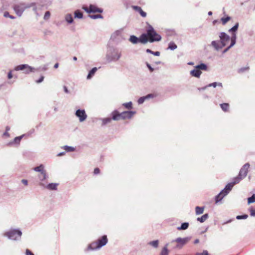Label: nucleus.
I'll return each instance as SVG.
<instances>
[{
  "mask_svg": "<svg viewBox=\"0 0 255 255\" xmlns=\"http://www.w3.org/2000/svg\"><path fill=\"white\" fill-rule=\"evenodd\" d=\"M250 166V165L249 163H247L243 166L240 170L238 176L234 178L233 181L227 184L224 189L216 196V203H218L221 201L224 197L229 193L235 185L239 183L242 179H244L247 176Z\"/></svg>",
  "mask_w": 255,
  "mask_h": 255,
  "instance_id": "f257e3e1",
  "label": "nucleus"
},
{
  "mask_svg": "<svg viewBox=\"0 0 255 255\" xmlns=\"http://www.w3.org/2000/svg\"><path fill=\"white\" fill-rule=\"evenodd\" d=\"M108 240L106 235H104L99 238L97 241L91 243L87 248L88 251H95L100 249L105 246L108 243Z\"/></svg>",
  "mask_w": 255,
  "mask_h": 255,
  "instance_id": "f03ea898",
  "label": "nucleus"
},
{
  "mask_svg": "<svg viewBox=\"0 0 255 255\" xmlns=\"http://www.w3.org/2000/svg\"><path fill=\"white\" fill-rule=\"evenodd\" d=\"M22 233L19 229L10 228L5 232L3 236L9 240L14 241H19L21 240Z\"/></svg>",
  "mask_w": 255,
  "mask_h": 255,
  "instance_id": "7ed1b4c3",
  "label": "nucleus"
},
{
  "mask_svg": "<svg viewBox=\"0 0 255 255\" xmlns=\"http://www.w3.org/2000/svg\"><path fill=\"white\" fill-rule=\"evenodd\" d=\"M146 32L149 38V42L153 43L161 40V36L156 32L153 27L149 24H148Z\"/></svg>",
  "mask_w": 255,
  "mask_h": 255,
  "instance_id": "20e7f679",
  "label": "nucleus"
},
{
  "mask_svg": "<svg viewBox=\"0 0 255 255\" xmlns=\"http://www.w3.org/2000/svg\"><path fill=\"white\" fill-rule=\"evenodd\" d=\"M35 5L34 3H31L30 4H26L24 2H21L14 4L13 6V9L16 14L18 16H21L24 12V11L28 8H29L32 6Z\"/></svg>",
  "mask_w": 255,
  "mask_h": 255,
  "instance_id": "39448f33",
  "label": "nucleus"
},
{
  "mask_svg": "<svg viewBox=\"0 0 255 255\" xmlns=\"http://www.w3.org/2000/svg\"><path fill=\"white\" fill-rule=\"evenodd\" d=\"M189 241L188 238H178L175 240H173L170 242L171 245H173V249H181Z\"/></svg>",
  "mask_w": 255,
  "mask_h": 255,
  "instance_id": "423d86ee",
  "label": "nucleus"
},
{
  "mask_svg": "<svg viewBox=\"0 0 255 255\" xmlns=\"http://www.w3.org/2000/svg\"><path fill=\"white\" fill-rule=\"evenodd\" d=\"M121 52L118 49H113L107 54V58L109 62L117 61L121 58Z\"/></svg>",
  "mask_w": 255,
  "mask_h": 255,
  "instance_id": "0eeeda50",
  "label": "nucleus"
},
{
  "mask_svg": "<svg viewBox=\"0 0 255 255\" xmlns=\"http://www.w3.org/2000/svg\"><path fill=\"white\" fill-rule=\"evenodd\" d=\"M82 9L88 13L96 12L102 13L103 11V9L102 8H99L96 5L92 4H90L89 7L86 6H83L82 7Z\"/></svg>",
  "mask_w": 255,
  "mask_h": 255,
  "instance_id": "6e6552de",
  "label": "nucleus"
},
{
  "mask_svg": "<svg viewBox=\"0 0 255 255\" xmlns=\"http://www.w3.org/2000/svg\"><path fill=\"white\" fill-rule=\"evenodd\" d=\"M75 116L78 118L80 122L82 123L85 121L87 118V115L85 110L78 109L75 112Z\"/></svg>",
  "mask_w": 255,
  "mask_h": 255,
  "instance_id": "1a4fd4ad",
  "label": "nucleus"
},
{
  "mask_svg": "<svg viewBox=\"0 0 255 255\" xmlns=\"http://www.w3.org/2000/svg\"><path fill=\"white\" fill-rule=\"evenodd\" d=\"M220 41L222 46L225 47L228 42H229L230 37L225 32H222L219 34Z\"/></svg>",
  "mask_w": 255,
  "mask_h": 255,
  "instance_id": "9d476101",
  "label": "nucleus"
},
{
  "mask_svg": "<svg viewBox=\"0 0 255 255\" xmlns=\"http://www.w3.org/2000/svg\"><path fill=\"white\" fill-rule=\"evenodd\" d=\"M58 183H51L46 184V183L42 182L40 186L43 187L49 190H56L57 189Z\"/></svg>",
  "mask_w": 255,
  "mask_h": 255,
  "instance_id": "9b49d317",
  "label": "nucleus"
},
{
  "mask_svg": "<svg viewBox=\"0 0 255 255\" xmlns=\"http://www.w3.org/2000/svg\"><path fill=\"white\" fill-rule=\"evenodd\" d=\"M136 113L134 111H125L121 113V119H130Z\"/></svg>",
  "mask_w": 255,
  "mask_h": 255,
  "instance_id": "f8f14e48",
  "label": "nucleus"
},
{
  "mask_svg": "<svg viewBox=\"0 0 255 255\" xmlns=\"http://www.w3.org/2000/svg\"><path fill=\"white\" fill-rule=\"evenodd\" d=\"M138 39L139 42L143 44L147 43L148 41L149 42V38L148 37L147 32L146 33H142Z\"/></svg>",
  "mask_w": 255,
  "mask_h": 255,
  "instance_id": "ddd939ff",
  "label": "nucleus"
},
{
  "mask_svg": "<svg viewBox=\"0 0 255 255\" xmlns=\"http://www.w3.org/2000/svg\"><path fill=\"white\" fill-rule=\"evenodd\" d=\"M49 176L47 173V172L42 173L38 175V178L39 180V185L40 186V184L42 182L46 183L45 181L48 178Z\"/></svg>",
  "mask_w": 255,
  "mask_h": 255,
  "instance_id": "4468645a",
  "label": "nucleus"
},
{
  "mask_svg": "<svg viewBox=\"0 0 255 255\" xmlns=\"http://www.w3.org/2000/svg\"><path fill=\"white\" fill-rule=\"evenodd\" d=\"M211 46H213L216 51H219L221 49L223 46H222L220 40H214L212 41L211 44Z\"/></svg>",
  "mask_w": 255,
  "mask_h": 255,
  "instance_id": "2eb2a0df",
  "label": "nucleus"
},
{
  "mask_svg": "<svg viewBox=\"0 0 255 255\" xmlns=\"http://www.w3.org/2000/svg\"><path fill=\"white\" fill-rule=\"evenodd\" d=\"M133 9H134L135 11L138 12L139 13L140 15L143 17H145L146 16V13L142 10L141 7L137 6V5H132L131 6Z\"/></svg>",
  "mask_w": 255,
  "mask_h": 255,
  "instance_id": "dca6fc26",
  "label": "nucleus"
},
{
  "mask_svg": "<svg viewBox=\"0 0 255 255\" xmlns=\"http://www.w3.org/2000/svg\"><path fill=\"white\" fill-rule=\"evenodd\" d=\"M112 120H113L114 121H119L121 119V113H119L117 110H115L113 111L112 113Z\"/></svg>",
  "mask_w": 255,
  "mask_h": 255,
  "instance_id": "f3484780",
  "label": "nucleus"
},
{
  "mask_svg": "<svg viewBox=\"0 0 255 255\" xmlns=\"http://www.w3.org/2000/svg\"><path fill=\"white\" fill-rule=\"evenodd\" d=\"M171 244H170V243L166 244L164 247L162 249L161 252L160 253V255H168L169 250L168 249V247Z\"/></svg>",
  "mask_w": 255,
  "mask_h": 255,
  "instance_id": "a211bd4d",
  "label": "nucleus"
},
{
  "mask_svg": "<svg viewBox=\"0 0 255 255\" xmlns=\"http://www.w3.org/2000/svg\"><path fill=\"white\" fill-rule=\"evenodd\" d=\"M190 73L191 76L196 78H199L202 74V72L200 70H199V69H196L195 67V69L191 70Z\"/></svg>",
  "mask_w": 255,
  "mask_h": 255,
  "instance_id": "6ab92c4d",
  "label": "nucleus"
},
{
  "mask_svg": "<svg viewBox=\"0 0 255 255\" xmlns=\"http://www.w3.org/2000/svg\"><path fill=\"white\" fill-rule=\"evenodd\" d=\"M33 169L36 172H39L40 174L46 172V170L44 169V165L42 164L38 166L35 167Z\"/></svg>",
  "mask_w": 255,
  "mask_h": 255,
  "instance_id": "aec40b11",
  "label": "nucleus"
},
{
  "mask_svg": "<svg viewBox=\"0 0 255 255\" xmlns=\"http://www.w3.org/2000/svg\"><path fill=\"white\" fill-rule=\"evenodd\" d=\"M65 20L68 23L71 24L73 22V18L71 13H67L65 15Z\"/></svg>",
  "mask_w": 255,
  "mask_h": 255,
  "instance_id": "412c9836",
  "label": "nucleus"
},
{
  "mask_svg": "<svg viewBox=\"0 0 255 255\" xmlns=\"http://www.w3.org/2000/svg\"><path fill=\"white\" fill-rule=\"evenodd\" d=\"M98 68L97 67L93 68L89 72L87 76V79H90L95 75V73L97 71Z\"/></svg>",
  "mask_w": 255,
  "mask_h": 255,
  "instance_id": "4be33fe9",
  "label": "nucleus"
},
{
  "mask_svg": "<svg viewBox=\"0 0 255 255\" xmlns=\"http://www.w3.org/2000/svg\"><path fill=\"white\" fill-rule=\"evenodd\" d=\"M23 136H24V135H20V136H19L15 137L14 138L13 141L9 142L8 143V145H11L12 144H13V143L19 144L20 141V140H21V139L23 137Z\"/></svg>",
  "mask_w": 255,
  "mask_h": 255,
  "instance_id": "5701e85b",
  "label": "nucleus"
},
{
  "mask_svg": "<svg viewBox=\"0 0 255 255\" xmlns=\"http://www.w3.org/2000/svg\"><path fill=\"white\" fill-rule=\"evenodd\" d=\"M25 68H29V65L27 64H21V65L16 66L14 68V70H15V71L24 70Z\"/></svg>",
  "mask_w": 255,
  "mask_h": 255,
  "instance_id": "b1692460",
  "label": "nucleus"
},
{
  "mask_svg": "<svg viewBox=\"0 0 255 255\" xmlns=\"http://www.w3.org/2000/svg\"><path fill=\"white\" fill-rule=\"evenodd\" d=\"M129 41L132 44H135L139 42V39L135 35H131L129 38Z\"/></svg>",
  "mask_w": 255,
  "mask_h": 255,
  "instance_id": "393cba45",
  "label": "nucleus"
},
{
  "mask_svg": "<svg viewBox=\"0 0 255 255\" xmlns=\"http://www.w3.org/2000/svg\"><path fill=\"white\" fill-rule=\"evenodd\" d=\"M195 68L196 69H199V70H204V71H207L208 69V67L206 64L204 63H201L199 65H198L195 66Z\"/></svg>",
  "mask_w": 255,
  "mask_h": 255,
  "instance_id": "a878e982",
  "label": "nucleus"
},
{
  "mask_svg": "<svg viewBox=\"0 0 255 255\" xmlns=\"http://www.w3.org/2000/svg\"><path fill=\"white\" fill-rule=\"evenodd\" d=\"M101 120L102 122V126H105L112 122V119L110 118H102L101 119Z\"/></svg>",
  "mask_w": 255,
  "mask_h": 255,
  "instance_id": "bb28decb",
  "label": "nucleus"
},
{
  "mask_svg": "<svg viewBox=\"0 0 255 255\" xmlns=\"http://www.w3.org/2000/svg\"><path fill=\"white\" fill-rule=\"evenodd\" d=\"M189 227V223L187 222H184L182 223L181 226L177 227L178 230H186Z\"/></svg>",
  "mask_w": 255,
  "mask_h": 255,
  "instance_id": "cd10ccee",
  "label": "nucleus"
},
{
  "mask_svg": "<svg viewBox=\"0 0 255 255\" xmlns=\"http://www.w3.org/2000/svg\"><path fill=\"white\" fill-rule=\"evenodd\" d=\"M83 13L79 10H76L74 11V17L81 19L83 18Z\"/></svg>",
  "mask_w": 255,
  "mask_h": 255,
  "instance_id": "c85d7f7f",
  "label": "nucleus"
},
{
  "mask_svg": "<svg viewBox=\"0 0 255 255\" xmlns=\"http://www.w3.org/2000/svg\"><path fill=\"white\" fill-rule=\"evenodd\" d=\"M204 210V207H199L197 206L195 208V212L196 215H200L202 214Z\"/></svg>",
  "mask_w": 255,
  "mask_h": 255,
  "instance_id": "c756f323",
  "label": "nucleus"
},
{
  "mask_svg": "<svg viewBox=\"0 0 255 255\" xmlns=\"http://www.w3.org/2000/svg\"><path fill=\"white\" fill-rule=\"evenodd\" d=\"M208 217H209L208 214H205L203 215L202 216H201V217H198L197 219V220L198 221H199L201 223H203L208 219Z\"/></svg>",
  "mask_w": 255,
  "mask_h": 255,
  "instance_id": "7c9ffc66",
  "label": "nucleus"
},
{
  "mask_svg": "<svg viewBox=\"0 0 255 255\" xmlns=\"http://www.w3.org/2000/svg\"><path fill=\"white\" fill-rule=\"evenodd\" d=\"M220 107L223 111L227 112L229 108V104L228 103L221 104Z\"/></svg>",
  "mask_w": 255,
  "mask_h": 255,
  "instance_id": "2f4dec72",
  "label": "nucleus"
},
{
  "mask_svg": "<svg viewBox=\"0 0 255 255\" xmlns=\"http://www.w3.org/2000/svg\"><path fill=\"white\" fill-rule=\"evenodd\" d=\"M148 244L154 248H157L159 245V241L157 240H154L149 242Z\"/></svg>",
  "mask_w": 255,
  "mask_h": 255,
  "instance_id": "473e14b6",
  "label": "nucleus"
},
{
  "mask_svg": "<svg viewBox=\"0 0 255 255\" xmlns=\"http://www.w3.org/2000/svg\"><path fill=\"white\" fill-rule=\"evenodd\" d=\"M29 68H25V70H24V73H25L26 74H28L31 72H34V70H35L34 68H33L29 65Z\"/></svg>",
  "mask_w": 255,
  "mask_h": 255,
  "instance_id": "72a5a7b5",
  "label": "nucleus"
},
{
  "mask_svg": "<svg viewBox=\"0 0 255 255\" xmlns=\"http://www.w3.org/2000/svg\"><path fill=\"white\" fill-rule=\"evenodd\" d=\"M62 148L65 149L67 152H72L75 150V148L72 146H70L68 145H64L62 147Z\"/></svg>",
  "mask_w": 255,
  "mask_h": 255,
  "instance_id": "f704fd0d",
  "label": "nucleus"
},
{
  "mask_svg": "<svg viewBox=\"0 0 255 255\" xmlns=\"http://www.w3.org/2000/svg\"><path fill=\"white\" fill-rule=\"evenodd\" d=\"M177 45L173 42H170L168 44V49L174 50L177 48Z\"/></svg>",
  "mask_w": 255,
  "mask_h": 255,
  "instance_id": "c9c22d12",
  "label": "nucleus"
},
{
  "mask_svg": "<svg viewBox=\"0 0 255 255\" xmlns=\"http://www.w3.org/2000/svg\"><path fill=\"white\" fill-rule=\"evenodd\" d=\"M254 202H255V194H253L251 197L248 199V203L249 204Z\"/></svg>",
  "mask_w": 255,
  "mask_h": 255,
  "instance_id": "e433bc0d",
  "label": "nucleus"
},
{
  "mask_svg": "<svg viewBox=\"0 0 255 255\" xmlns=\"http://www.w3.org/2000/svg\"><path fill=\"white\" fill-rule=\"evenodd\" d=\"M132 102H129L128 103H124L123 106L128 109H132Z\"/></svg>",
  "mask_w": 255,
  "mask_h": 255,
  "instance_id": "4c0bfd02",
  "label": "nucleus"
},
{
  "mask_svg": "<svg viewBox=\"0 0 255 255\" xmlns=\"http://www.w3.org/2000/svg\"><path fill=\"white\" fill-rule=\"evenodd\" d=\"M238 27H239V23L237 22L235 24V25L233 27H232L231 29H229V32H235L238 30Z\"/></svg>",
  "mask_w": 255,
  "mask_h": 255,
  "instance_id": "58836bf2",
  "label": "nucleus"
},
{
  "mask_svg": "<svg viewBox=\"0 0 255 255\" xmlns=\"http://www.w3.org/2000/svg\"><path fill=\"white\" fill-rule=\"evenodd\" d=\"M89 16L91 18L93 19L103 18V16L101 14L89 15Z\"/></svg>",
  "mask_w": 255,
  "mask_h": 255,
  "instance_id": "ea45409f",
  "label": "nucleus"
},
{
  "mask_svg": "<svg viewBox=\"0 0 255 255\" xmlns=\"http://www.w3.org/2000/svg\"><path fill=\"white\" fill-rule=\"evenodd\" d=\"M231 19L230 16H227L226 17H222L221 18V21L222 22V24L223 25H225L228 21H229Z\"/></svg>",
  "mask_w": 255,
  "mask_h": 255,
  "instance_id": "a19ab883",
  "label": "nucleus"
},
{
  "mask_svg": "<svg viewBox=\"0 0 255 255\" xmlns=\"http://www.w3.org/2000/svg\"><path fill=\"white\" fill-rule=\"evenodd\" d=\"M248 217V215L244 214L243 215H238L236 217V219L238 220L246 219Z\"/></svg>",
  "mask_w": 255,
  "mask_h": 255,
  "instance_id": "79ce46f5",
  "label": "nucleus"
},
{
  "mask_svg": "<svg viewBox=\"0 0 255 255\" xmlns=\"http://www.w3.org/2000/svg\"><path fill=\"white\" fill-rule=\"evenodd\" d=\"M145 100H146L144 96L141 97L138 99L137 103L138 104L140 105L143 104Z\"/></svg>",
  "mask_w": 255,
  "mask_h": 255,
  "instance_id": "37998d69",
  "label": "nucleus"
},
{
  "mask_svg": "<svg viewBox=\"0 0 255 255\" xmlns=\"http://www.w3.org/2000/svg\"><path fill=\"white\" fill-rule=\"evenodd\" d=\"M249 69V67H242L238 70V72L240 73H243L246 71H248Z\"/></svg>",
  "mask_w": 255,
  "mask_h": 255,
  "instance_id": "c03bdc74",
  "label": "nucleus"
},
{
  "mask_svg": "<svg viewBox=\"0 0 255 255\" xmlns=\"http://www.w3.org/2000/svg\"><path fill=\"white\" fill-rule=\"evenodd\" d=\"M50 16V13L49 11H46L44 16V19L45 20H47L49 18Z\"/></svg>",
  "mask_w": 255,
  "mask_h": 255,
  "instance_id": "a18cd8bd",
  "label": "nucleus"
},
{
  "mask_svg": "<svg viewBox=\"0 0 255 255\" xmlns=\"http://www.w3.org/2000/svg\"><path fill=\"white\" fill-rule=\"evenodd\" d=\"M146 100H148L151 98H153L155 97V95L153 94H149L147 95L146 96H144Z\"/></svg>",
  "mask_w": 255,
  "mask_h": 255,
  "instance_id": "49530a36",
  "label": "nucleus"
},
{
  "mask_svg": "<svg viewBox=\"0 0 255 255\" xmlns=\"http://www.w3.org/2000/svg\"><path fill=\"white\" fill-rule=\"evenodd\" d=\"M196 255H209V254L207 251L205 250L201 253H197Z\"/></svg>",
  "mask_w": 255,
  "mask_h": 255,
  "instance_id": "de8ad7c7",
  "label": "nucleus"
},
{
  "mask_svg": "<svg viewBox=\"0 0 255 255\" xmlns=\"http://www.w3.org/2000/svg\"><path fill=\"white\" fill-rule=\"evenodd\" d=\"M146 65L151 72H152L154 71V69L151 66V65L148 63L146 62Z\"/></svg>",
  "mask_w": 255,
  "mask_h": 255,
  "instance_id": "09e8293b",
  "label": "nucleus"
},
{
  "mask_svg": "<svg viewBox=\"0 0 255 255\" xmlns=\"http://www.w3.org/2000/svg\"><path fill=\"white\" fill-rule=\"evenodd\" d=\"M13 77V75L12 74V70H10L7 74V78L8 79H11Z\"/></svg>",
  "mask_w": 255,
  "mask_h": 255,
  "instance_id": "8fccbe9b",
  "label": "nucleus"
},
{
  "mask_svg": "<svg viewBox=\"0 0 255 255\" xmlns=\"http://www.w3.org/2000/svg\"><path fill=\"white\" fill-rule=\"evenodd\" d=\"M216 86H217V82H213L208 85V87H213L214 88L216 87Z\"/></svg>",
  "mask_w": 255,
  "mask_h": 255,
  "instance_id": "3c124183",
  "label": "nucleus"
},
{
  "mask_svg": "<svg viewBox=\"0 0 255 255\" xmlns=\"http://www.w3.org/2000/svg\"><path fill=\"white\" fill-rule=\"evenodd\" d=\"M250 212L251 216L255 217V210L254 209L251 208L250 209Z\"/></svg>",
  "mask_w": 255,
  "mask_h": 255,
  "instance_id": "603ef678",
  "label": "nucleus"
},
{
  "mask_svg": "<svg viewBox=\"0 0 255 255\" xmlns=\"http://www.w3.org/2000/svg\"><path fill=\"white\" fill-rule=\"evenodd\" d=\"M100 170L99 169V168H96L94 169V174H98L99 173H100Z\"/></svg>",
  "mask_w": 255,
  "mask_h": 255,
  "instance_id": "864d4df0",
  "label": "nucleus"
},
{
  "mask_svg": "<svg viewBox=\"0 0 255 255\" xmlns=\"http://www.w3.org/2000/svg\"><path fill=\"white\" fill-rule=\"evenodd\" d=\"M44 78V76H41L40 78L36 81V82L37 83H41L43 81Z\"/></svg>",
  "mask_w": 255,
  "mask_h": 255,
  "instance_id": "5fc2aeb1",
  "label": "nucleus"
},
{
  "mask_svg": "<svg viewBox=\"0 0 255 255\" xmlns=\"http://www.w3.org/2000/svg\"><path fill=\"white\" fill-rule=\"evenodd\" d=\"M26 255H34L30 250L26 249L25 252Z\"/></svg>",
  "mask_w": 255,
  "mask_h": 255,
  "instance_id": "6e6d98bb",
  "label": "nucleus"
},
{
  "mask_svg": "<svg viewBox=\"0 0 255 255\" xmlns=\"http://www.w3.org/2000/svg\"><path fill=\"white\" fill-rule=\"evenodd\" d=\"M236 34L235 33L233 34L232 37L230 38L231 40H234L236 41Z\"/></svg>",
  "mask_w": 255,
  "mask_h": 255,
  "instance_id": "4d7b16f0",
  "label": "nucleus"
},
{
  "mask_svg": "<svg viewBox=\"0 0 255 255\" xmlns=\"http://www.w3.org/2000/svg\"><path fill=\"white\" fill-rule=\"evenodd\" d=\"M236 41H234V40H231V44L230 45H229L230 47L231 48L235 44H236Z\"/></svg>",
  "mask_w": 255,
  "mask_h": 255,
  "instance_id": "13d9d810",
  "label": "nucleus"
},
{
  "mask_svg": "<svg viewBox=\"0 0 255 255\" xmlns=\"http://www.w3.org/2000/svg\"><path fill=\"white\" fill-rule=\"evenodd\" d=\"M3 16H4V17H8V18H9V16H10V14H9V12H7V11H5V12H4Z\"/></svg>",
  "mask_w": 255,
  "mask_h": 255,
  "instance_id": "bf43d9fd",
  "label": "nucleus"
},
{
  "mask_svg": "<svg viewBox=\"0 0 255 255\" xmlns=\"http://www.w3.org/2000/svg\"><path fill=\"white\" fill-rule=\"evenodd\" d=\"M160 53L159 51L153 52L152 54L156 56H159L160 55Z\"/></svg>",
  "mask_w": 255,
  "mask_h": 255,
  "instance_id": "052dcab7",
  "label": "nucleus"
},
{
  "mask_svg": "<svg viewBox=\"0 0 255 255\" xmlns=\"http://www.w3.org/2000/svg\"><path fill=\"white\" fill-rule=\"evenodd\" d=\"M21 182L24 184L25 185H27L28 184V182H27V180H26V179H22L21 180Z\"/></svg>",
  "mask_w": 255,
  "mask_h": 255,
  "instance_id": "680f3d73",
  "label": "nucleus"
},
{
  "mask_svg": "<svg viewBox=\"0 0 255 255\" xmlns=\"http://www.w3.org/2000/svg\"><path fill=\"white\" fill-rule=\"evenodd\" d=\"M230 48H231V47H230V46H229L228 47H227L226 49H225L224 50V51H223V53H226Z\"/></svg>",
  "mask_w": 255,
  "mask_h": 255,
  "instance_id": "e2e57ef3",
  "label": "nucleus"
},
{
  "mask_svg": "<svg viewBox=\"0 0 255 255\" xmlns=\"http://www.w3.org/2000/svg\"><path fill=\"white\" fill-rule=\"evenodd\" d=\"M65 154V152H61L57 154V156H61Z\"/></svg>",
  "mask_w": 255,
  "mask_h": 255,
  "instance_id": "0e129e2a",
  "label": "nucleus"
},
{
  "mask_svg": "<svg viewBox=\"0 0 255 255\" xmlns=\"http://www.w3.org/2000/svg\"><path fill=\"white\" fill-rule=\"evenodd\" d=\"M64 91L66 93H69V90L66 86H64Z\"/></svg>",
  "mask_w": 255,
  "mask_h": 255,
  "instance_id": "69168bd1",
  "label": "nucleus"
},
{
  "mask_svg": "<svg viewBox=\"0 0 255 255\" xmlns=\"http://www.w3.org/2000/svg\"><path fill=\"white\" fill-rule=\"evenodd\" d=\"M146 52L147 53H150V54H152V53H153V51H151V50L150 49H147L146 50Z\"/></svg>",
  "mask_w": 255,
  "mask_h": 255,
  "instance_id": "338daca9",
  "label": "nucleus"
},
{
  "mask_svg": "<svg viewBox=\"0 0 255 255\" xmlns=\"http://www.w3.org/2000/svg\"><path fill=\"white\" fill-rule=\"evenodd\" d=\"M3 135L6 136L7 137L9 136V134L8 133V131H5V132L3 133Z\"/></svg>",
  "mask_w": 255,
  "mask_h": 255,
  "instance_id": "774afa93",
  "label": "nucleus"
}]
</instances>
